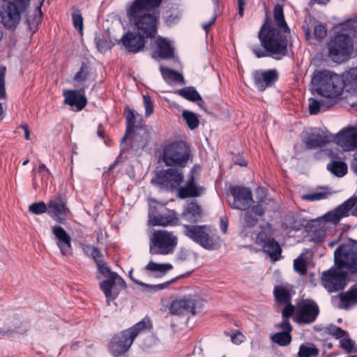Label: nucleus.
<instances>
[{
	"mask_svg": "<svg viewBox=\"0 0 357 357\" xmlns=\"http://www.w3.org/2000/svg\"><path fill=\"white\" fill-rule=\"evenodd\" d=\"M92 68L87 63L82 62L79 70L75 74L73 85L81 92H85L91 82Z\"/></svg>",
	"mask_w": 357,
	"mask_h": 357,
	"instance_id": "obj_25",
	"label": "nucleus"
},
{
	"mask_svg": "<svg viewBox=\"0 0 357 357\" xmlns=\"http://www.w3.org/2000/svg\"><path fill=\"white\" fill-rule=\"evenodd\" d=\"M294 268L296 272L302 275H305L307 273V263L302 256L298 257L294 261Z\"/></svg>",
	"mask_w": 357,
	"mask_h": 357,
	"instance_id": "obj_45",
	"label": "nucleus"
},
{
	"mask_svg": "<svg viewBox=\"0 0 357 357\" xmlns=\"http://www.w3.org/2000/svg\"><path fill=\"white\" fill-rule=\"evenodd\" d=\"M172 265L169 264H157L150 261L146 266V269L151 272H160L165 273L172 268Z\"/></svg>",
	"mask_w": 357,
	"mask_h": 357,
	"instance_id": "obj_42",
	"label": "nucleus"
},
{
	"mask_svg": "<svg viewBox=\"0 0 357 357\" xmlns=\"http://www.w3.org/2000/svg\"><path fill=\"white\" fill-rule=\"evenodd\" d=\"M97 268L98 273L105 278L111 276L113 273H116V272L111 271V269L107 266V264L105 261L100 264L98 263Z\"/></svg>",
	"mask_w": 357,
	"mask_h": 357,
	"instance_id": "obj_54",
	"label": "nucleus"
},
{
	"mask_svg": "<svg viewBox=\"0 0 357 357\" xmlns=\"http://www.w3.org/2000/svg\"><path fill=\"white\" fill-rule=\"evenodd\" d=\"M340 347L345 351L347 354L356 353L357 347L355 342L350 338H342L340 341Z\"/></svg>",
	"mask_w": 357,
	"mask_h": 357,
	"instance_id": "obj_44",
	"label": "nucleus"
},
{
	"mask_svg": "<svg viewBox=\"0 0 357 357\" xmlns=\"http://www.w3.org/2000/svg\"><path fill=\"white\" fill-rule=\"evenodd\" d=\"M331 141L335 142L346 151H353L357 149V128H345L336 135H331Z\"/></svg>",
	"mask_w": 357,
	"mask_h": 357,
	"instance_id": "obj_19",
	"label": "nucleus"
},
{
	"mask_svg": "<svg viewBox=\"0 0 357 357\" xmlns=\"http://www.w3.org/2000/svg\"><path fill=\"white\" fill-rule=\"evenodd\" d=\"M245 211V212L244 213L243 227H254L259 221L258 217L252 213V211H249L248 208Z\"/></svg>",
	"mask_w": 357,
	"mask_h": 357,
	"instance_id": "obj_43",
	"label": "nucleus"
},
{
	"mask_svg": "<svg viewBox=\"0 0 357 357\" xmlns=\"http://www.w3.org/2000/svg\"><path fill=\"white\" fill-rule=\"evenodd\" d=\"M312 82L321 96L336 98L342 94L346 82L357 89V67L349 70L344 74V79L329 70H319L314 75Z\"/></svg>",
	"mask_w": 357,
	"mask_h": 357,
	"instance_id": "obj_4",
	"label": "nucleus"
},
{
	"mask_svg": "<svg viewBox=\"0 0 357 357\" xmlns=\"http://www.w3.org/2000/svg\"><path fill=\"white\" fill-rule=\"evenodd\" d=\"M352 215L357 218V195H353L333 210L328 211L322 217L324 222L334 225L340 223L341 219Z\"/></svg>",
	"mask_w": 357,
	"mask_h": 357,
	"instance_id": "obj_14",
	"label": "nucleus"
},
{
	"mask_svg": "<svg viewBox=\"0 0 357 357\" xmlns=\"http://www.w3.org/2000/svg\"><path fill=\"white\" fill-rule=\"evenodd\" d=\"M207 225H183V234L206 250H215L220 247V238L210 234Z\"/></svg>",
	"mask_w": 357,
	"mask_h": 357,
	"instance_id": "obj_8",
	"label": "nucleus"
},
{
	"mask_svg": "<svg viewBox=\"0 0 357 357\" xmlns=\"http://www.w3.org/2000/svg\"><path fill=\"white\" fill-rule=\"evenodd\" d=\"M177 94L192 102H202V98L198 91L192 86L183 88L176 91Z\"/></svg>",
	"mask_w": 357,
	"mask_h": 357,
	"instance_id": "obj_39",
	"label": "nucleus"
},
{
	"mask_svg": "<svg viewBox=\"0 0 357 357\" xmlns=\"http://www.w3.org/2000/svg\"><path fill=\"white\" fill-rule=\"evenodd\" d=\"M117 287L121 289L126 287L125 281L117 273H113L112 275L107 277L100 283V288L104 292L108 303L110 300H114L118 296Z\"/></svg>",
	"mask_w": 357,
	"mask_h": 357,
	"instance_id": "obj_20",
	"label": "nucleus"
},
{
	"mask_svg": "<svg viewBox=\"0 0 357 357\" xmlns=\"http://www.w3.org/2000/svg\"><path fill=\"white\" fill-rule=\"evenodd\" d=\"M302 142L305 150H314L331 142V136L323 135L319 129L313 128L305 132Z\"/></svg>",
	"mask_w": 357,
	"mask_h": 357,
	"instance_id": "obj_21",
	"label": "nucleus"
},
{
	"mask_svg": "<svg viewBox=\"0 0 357 357\" xmlns=\"http://www.w3.org/2000/svg\"><path fill=\"white\" fill-rule=\"evenodd\" d=\"M326 169L334 176L341 178L347 173V165L339 160L338 158H333L326 165Z\"/></svg>",
	"mask_w": 357,
	"mask_h": 357,
	"instance_id": "obj_35",
	"label": "nucleus"
},
{
	"mask_svg": "<svg viewBox=\"0 0 357 357\" xmlns=\"http://www.w3.org/2000/svg\"><path fill=\"white\" fill-rule=\"evenodd\" d=\"M150 135L148 127L146 125H140L136 127V130L130 134L127 140L121 142V155L125 152H131L135 155H139L149 144Z\"/></svg>",
	"mask_w": 357,
	"mask_h": 357,
	"instance_id": "obj_11",
	"label": "nucleus"
},
{
	"mask_svg": "<svg viewBox=\"0 0 357 357\" xmlns=\"http://www.w3.org/2000/svg\"><path fill=\"white\" fill-rule=\"evenodd\" d=\"M183 119L185 121L188 127L190 130H194L199 126V121L197 116L192 112L184 110L182 112Z\"/></svg>",
	"mask_w": 357,
	"mask_h": 357,
	"instance_id": "obj_40",
	"label": "nucleus"
},
{
	"mask_svg": "<svg viewBox=\"0 0 357 357\" xmlns=\"http://www.w3.org/2000/svg\"><path fill=\"white\" fill-rule=\"evenodd\" d=\"M38 172L42 174L44 177L48 178L51 176L50 169L44 163H40L38 166Z\"/></svg>",
	"mask_w": 357,
	"mask_h": 357,
	"instance_id": "obj_61",
	"label": "nucleus"
},
{
	"mask_svg": "<svg viewBox=\"0 0 357 357\" xmlns=\"http://www.w3.org/2000/svg\"><path fill=\"white\" fill-rule=\"evenodd\" d=\"M6 67L1 66L0 67V100H5L7 94L5 88Z\"/></svg>",
	"mask_w": 357,
	"mask_h": 357,
	"instance_id": "obj_48",
	"label": "nucleus"
},
{
	"mask_svg": "<svg viewBox=\"0 0 357 357\" xmlns=\"http://www.w3.org/2000/svg\"><path fill=\"white\" fill-rule=\"evenodd\" d=\"M129 276H130V280L132 281H133L135 283H136L142 287H146L151 288V289H153L154 291H158V290L162 289L167 286L166 284H159L157 285H149L142 282L137 280L132 276V271H130Z\"/></svg>",
	"mask_w": 357,
	"mask_h": 357,
	"instance_id": "obj_53",
	"label": "nucleus"
},
{
	"mask_svg": "<svg viewBox=\"0 0 357 357\" xmlns=\"http://www.w3.org/2000/svg\"><path fill=\"white\" fill-rule=\"evenodd\" d=\"M144 104L146 110L145 115L149 116L153 112V105L150 96L148 95L144 96Z\"/></svg>",
	"mask_w": 357,
	"mask_h": 357,
	"instance_id": "obj_57",
	"label": "nucleus"
},
{
	"mask_svg": "<svg viewBox=\"0 0 357 357\" xmlns=\"http://www.w3.org/2000/svg\"><path fill=\"white\" fill-rule=\"evenodd\" d=\"M329 333L334 336L335 338L339 339L347 335L348 333L336 326H332L329 328Z\"/></svg>",
	"mask_w": 357,
	"mask_h": 357,
	"instance_id": "obj_56",
	"label": "nucleus"
},
{
	"mask_svg": "<svg viewBox=\"0 0 357 357\" xmlns=\"http://www.w3.org/2000/svg\"><path fill=\"white\" fill-rule=\"evenodd\" d=\"M220 227L223 234H226L228 228V220L227 218H220Z\"/></svg>",
	"mask_w": 357,
	"mask_h": 357,
	"instance_id": "obj_63",
	"label": "nucleus"
},
{
	"mask_svg": "<svg viewBox=\"0 0 357 357\" xmlns=\"http://www.w3.org/2000/svg\"><path fill=\"white\" fill-rule=\"evenodd\" d=\"M284 305L285 307L282 312V318L288 319L294 312L295 307L291 304V302Z\"/></svg>",
	"mask_w": 357,
	"mask_h": 357,
	"instance_id": "obj_58",
	"label": "nucleus"
},
{
	"mask_svg": "<svg viewBox=\"0 0 357 357\" xmlns=\"http://www.w3.org/2000/svg\"><path fill=\"white\" fill-rule=\"evenodd\" d=\"M273 342L281 347H285L290 344L291 335L287 333L278 332L271 336Z\"/></svg>",
	"mask_w": 357,
	"mask_h": 357,
	"instance_id": "obj_41",
	"label": "nucleus"
},
{
	"mask_svg": "<svg viewBox=\"0 0 357 357\" xmlns=\"http://www.w3.org/2000/svg\"><path fill=\"white\" fill-rule=\"evenodd\" d=\"M162 1V0H134L130 5L128 13L135 18H139L143 12L151 13V11L160 6Z\"/></svg>",
	"mask_w": 357,
	"mask_h": 357,
	"instance_id": "obj_26",
	"label": "nucleus"
},
{
	"mask_svg": "<svg viewBox=\"0 0 357 357\" xmlns=\"http://www.w3.org/2000/svg\"><path fill=\"white\" fill-rule=\"evenodd\" d=\"M130 6L126 9L129 20L137 27L138 33L128 31L121 38V43L128 53L136 54L141 52L146 44V38H153L158 32V15L155 13L143 12L139 18L130 15Z\"/></svg>",
	"mask_w": 357,
	"mask_h": 357,
	"instance_id": "obj_2",
	"label": "nucleus"
},
{
	"mask_svg": "<svg viewBox=\"0 0 357 357\" xmlns=\"http://www.w3.org/2000/svg\"><path fill=\"white\" fill-rule=\"evenodd\" d=\"M85 92L77 90H68L64 91V103L75 108L76 111H81L87 104Z\"/></svg>",
	"mask_w": 357,
	"mask_h": 357,
	"instance_id": "obj_29",
	"label": "nucleus"
},
{
	"mask_svg": "<svg viewBox=\"0 0 357 357\" xmlns=\"http://www.w3.org/2000/svg\"><path fill=\"white\" fill-rule=\"evenodd\" d=\"M273 295L275 302L279 305L287 304L291 302L290 290L284 286H275L273 289Z\"/></svg>",
	"mask_w": 357,
	"mask_h": 357,
	"instance_id": "obj_38",
	"label": "nucleus"
},
{
	"mask_svg": "<svg viewBox=\"0 0 357 357\" xmlns=\"http://www.w3.org/2000/svg\"><path fill=\"white\" fill-rule=\"evenodd\" d=\"M52 231L56 238V245L59 247L61 255L63 256L71 255L73 253V247L70 236L61 226L59 225L52 227Z\"/></svg>",
	"mask_w": 357,
	"mask_h": 357,
	"instance_id": "obj_24",
	"label": "nucleus"
},
{
	"mask_svg": "<svg viewBox=\"0 0 357 357\" xmlns=\"http://www.w3.org/2000/svg\"><path fill=\"white\" fill-rule=\"evenodd\" d=\"M327 33L326 28L323 24H317L314 27V37L318 40H321L325 38Z\"/></svg>",
	"mask_w": 357,
	"mask_h": 357,
	"instance_id": "obj_55",
	"label": "nucleus"
},
{
	"mask_svg": "<svg viewBox=\"0 0 357 357\" xmlns=\"http://www.w3.org/2000/svg\"><path fill=\"white\" fill-rule=\"evenodd\" d=\"M181 216L186 222L195 224L202 220V210L196 201H191L187 204Z\"/></svg>",
	"mask_w": 357,
	"mask_h": 357,
	"instance_id": "obj_30",
	"label": "nucleus"
},
{
	"mask_svg": "<svg viewBox=\"0 0 357 357\" xmlns=\"http://www.w3.org/2000/svg\"><path fill=\"white\" fill-rule=\"evenodd\" d=\"M31 3V0H0V24L6 30L14 31L24 20L28 29L36 33L43 20V1L33 10Z\"/></svg>",
	"mask_w": 357,
	"mask_h": 357,
	"instance_id": "obj_1",
	"label": "nucleus"
},
{
	"mask_svg": "<svg viewBox=\"0 0 357 357\" xmlns=\"http://www.w3.org/2000/svg\"><path fill=\"white\" fill-rule=\"evenodd\" d=\"M215 20H216V16L213 15L212 17V18L208 22H204L202 24V28L205 31L206 33H208L211 26L215 23Z\"/></svg>",
	"mask_w": 357,
	"mask_h": 357,
	"instance_id": "obj_62",
	"label": "nucleus"
},
{
	"mask_svg": "<svg viewBox=\"0 0 357 357\" xmlns=\"http://www.w3.org/2000/svg\"><path fill=\"white\" fill-rule=\"evenodd\" d=\"M190 155V149L187 143L178 140L164 146L162 158L167 166L183 168L187 165Z\"/></svg>",
	"mask_w": 357,
	"mask_h": 357,
	"instance_id": "obj_7",
	"label": "nucleus"
},
{
	"mask_svg": "<svg viewBox=\"0 0 357 357\" xmlns=\"http://www.w3.org/2000/svg\"><path fill=\"white\" fill-rule=\"evenodd\" d=\"M177 238L172 232L157 230L150 236L149 252L153 255H167L174 252Z\"/></svg>",
	"mask_w": 357,
	"mask_h": 357,
	"instance_id": "obj_10",
	"label": "nucleus"
},
{
	"mask_svg": "<svg viewBox=\"0 0 357 357\" xmlns=\"http://www.w3.org/2000/svg\"><path fill=\"white\" fill-rule=\"evenodd\" d=\"M328 193L326 192H316L312 193H308L301 195L303 200L315 202L321 199H325L328 197Z\"/></svg>",
	"mask_w": 357,
	"mask_h": 357,
	"instance_id": "obj_47",
	"label": "nucleus"
},
{
	"mask_svg": "<svg viewBox=\"0 0 357 357\" xmlns=\"http://www.w3.org/2000/svg\"><path fill=\"white\" fill-rule=\"evenodd\" d=\"M318 353L317 349L314 345H305L301 344L299 351V357H311L313 355H316Z\"/></svg>",
	"mask_w": 357,
	"mask_h": 357,
	"instance_id": "obj_46",
	"label": "nucleus"
},
{
	"mask_svg": "<svg viewBox=\"0 0 357 357\" xmlns=\"http://www.w3.org/2000/svg\"><path fill=\"white\" fill-rule=\"evenodd\" d=\"M273 26L276 29H282L287 33H290V29L288 26L284 15L283 8L280 4H276L273 8Z\"/></svg>",
	"mask_w": 357,
	"mask_h": 357,
	"instance_id": "obj_37",
	"label": "nucleus"
},
{
	"mask_svg": "<svg viewBox=\"0 0 357 357\" xmlns=\"http://www.w3.org/2000/svg\"><path fill=\"white\" fill-rule=\"evenodd\" d=\"M230 193L233 197V202L230 204L232 208L245 211L250 206L252 192L249 188L234 185L230 188Z\"/></svg>",
	"mask_w": 357,
	"mask_h": 357,
	"instance_id": "obj_17",
	"label": "nucleus"
},
{
	"mask_svg": "<svg viewBox=\"0 0 357 357\" xmlns=\"http://www.w3.org/2000/svg\"><path fill=\"white\" fill-rule=\"evenodd\" d=\"M176 190L177 197L184 199L189 197H199L203 188L196 184L194 173L191 172L185 185L178 187Z\"/></svg>",
	"mask_w": 357,
	"mask_h": 357,
	"instance_id": "obj_27",
	"label": "nucleus"
},
{
	"mask_svg": "<svg viewBox=\"0 0 357 357\" xmlns=\"http://www.w3.org/2000/svg\"><path fill=\"white\" fill-rule=\"evenodd\" d=\"M275 202L273 199L264 197L257 204L252 205L248 210L257 217H262L266 211H273Z\"/></svg>",
	"mask_w": 357,
	"mask_h": 357,
	"instance_id": "obj_33",
	"label": "nucleus"
},
{
	"mask_svg": "<svg viewBox=\"0 0 357 357\" xmlns=\"http://www.w3.org/2000/svg\"><path fill=\"white\" fill-rule=\"evenodd\" d=\"M126 129L123 137L121 138V143L127 140L130 134L133 132V130H136L137 126H140V125H136V123L141 121L142 119L141 115L135 113V112L131 109L128 106L126 108Z\"/></svg>",
	"mask_w": 357,
	"mask_h": 357,
	"instance_id": "obj_31",
	"label": "nucleus"
},
{
	"mask_svg": "<svg viewBox=\"0 0 357 357\" xmlns=\"http://www.w3.org/2000/svg\"><path fill=\"white\" fill-rule=\"evenodd\" d=\"M290 33L282 29H276L273 26L272 20L266 16L263 24L258 32V38L264 50L256 47L252 49V52L257 58L268 56L287 54L288 37Z\"/></svg>",
	"mask_w": 357,
	"mask_h": 357,
	"instance_id": "obj_3",
	"label": "nucleus"
},
{
	"mask_svg": "<svg viewBox=\"0 0 357 357\" xmlns=\"http://www.w3.org/2000/svg\"><path fill=\"white\" fill-rule=\"evenodd\" d=\"M349 281H353V277L344 270H339L337 267H331L322 273L321 282L329 293L343 290Z\"/></svg>",
	"mask_w": 357,
	"mask_h": 357,
	"instance_id": "obj_12",
	"label": "nucleus"
},
{
	"mask_svg": "<svg viewBox=\"0 0 357 357\" xmlns=\"http://www.w3.org/2000/svg\"><path fill=\"white\" fill-rule=\"evenodd\" d=\"M278 73L275 69L255 70L252 73L254 84L260 91L271 87L278 79Z\"/></svg>",
	"mask_w": 357,
	"mask_h": 357,
	"instance_id": "obj_22",
	"label": "nucleus"
},
{
	"mask_svg": "<svg viewBox=\"0 0 357 357\" xmlns=\"http://www.w3.org/2000/svg\"><path fill=\"white\" fill-rule=\"evenodd\" d=\"M328 56L333 61L341 63L347 61L353 52L352 38L347 33H337L327 43Z\"/></svg>",
	"mask_w": 357,
	"mask_h": 357,
	"instance_id": "obj_9",
	"label": "nucleus"
},
{
	"mask_svg": "<svg viewBox=\"0 0 357 357\" xmlns=\"http://www.w3.org/2000/svg\"><path fill=\"white\" fill-rule=\"evenodd\" d=\"M183 181L182 171L172 167L158 172L151 179V183L165 190L173 192L180 186Z\"/></svg>",
	"mask_w": 357,
	"mask_h": 357,
	"instance_id": "obj_13",
	"label": "nucleus"
},
{
	"mask_svg": "<svg viewBox=\"0 0 357 357\" xmlns=\"http://www.w3.org/2000/svg\"><path fill=\"white\" fill-rule=\"evenodd\" d=\"M280 327L283 330V333H287L289 334H291V332L292 331V326L288 319H282V321L280 324Z\"/></svg>",
	"mask_w": 357,
	"mask_h": 357,
	"instance_id": "obj_59",
	"label": "nucleus"
},
{
	"mask_svg": "<svg viewBox=\"0 0 357 357\" xmlns=\"http://www.w3.org/2000/svg\"><path fill=\"white\" fill-rule=\"evenodd\" d=\"M261 230L257 234L256 243L262 247L271 259L278 260L281 257L282 249L278 241L272 236L271 225L268 223L261 227Z\"/></svg>",
	"mask_w": 357,
	"mask_h": 357,
	"instance_id": "obj_15",
	"label": "nucleus"
},
{
	"mask_svg": "<svg viewBox=\"0 0 357 357\" xmlns=\"http://www.w3.org/2000/svg\"><path fill=\"white\" fill-rule=\"evenodd\" d=\"M73 24L80 33L83 31V17L80 13L72 14Z\"/></svg>",
	"mask_w": 357,
	"mask_h": 357,
	"instance_id": "obj_52",
	"label": "nucleus"
},
{
	"mask_svg": "<svg viewBox=\"0 0 357 357\" xmlns=\"http://www.w3.org/2000/svg\"><path fill=\"white\" fill-rule=\"evenodd\" d=\"M309 112L311 115L317 114L321 107L323 105V102L319 101L313 98H309Z\"/></svg>",
	"mask_w": 357,
	"mask_h": 357,
	"instance_id": "obj_50",
	"label": "nucleus"
},
{
	"mask_svg": "<svg viewBox=\"0 0 357 357\" xmlns=\"http://www.w3.org/2000/svg\"><path fill=\"white\" fill-rule=\"evenodd\" d=\"M340 305L342 309H348L352 304H357V285L354 284L344 293L339 294Z\"/></svg>",
	"mask_w": 357,
	"mask_h": 357,
	"instance_id": "obj_34",
	"label": "nucleus"
},
{
	"mask_svg": "<svg viewBox=\"0 0 357 357\" xmlns=\"http://www.w3.org/2000/svg\"><path fill=\"white\" fill-rule=\"evenodd\" d=\"M86 248L91 250V257L96 263V265H98V263L100 264L102 261H104L102 259V254L98 248L88 245L85 246V248H84V250H85Z\"/></svg>",
	"mask_w": 357,
	"mask_h": 357,
	"instance_id": "obj_51",
	"label": "nucleus"
},
{
	"mask_svg": "<svg viewBox=\"0 0 357 357\" xmlns=\"http://www.w3.org/2000/svg\"><path fill=\"white\" fill-rule=\"evenodd\" d=\"M238 3V15L242 17L244 15V7L246 3V0H237Z\"/></svg>",
	"mask_w": 357,
	"mask_h": 357,
	"instance_id": "obj_64",
	"label": "nucleus"
},
{
	"mask_svg": "<svg viewBox=\"0 0 357 357\" xmlns=\"http://www.w3.org/2000/svg\"><path fill=\"white\" fill-rule=\"evenodd\" d=\"M155 50L152 53L153 59L156 60H168L174 57V49L166 38H158L155 41Z\"/></svg>",
	"mask_w": 357,
	"mask_h": 357,
	"instance_id": "obj_28",
	"label": "nucleus"
},
{
	"mask_svg": "<svg viewBox=\"0 0 357 357\" xmlns=\"http://www.w3.org/2000/svg\"><path fill=\"white\" fill-rule=\"evenodd\" d=\"M245 336L242 333L238 331L237 333L233 334L231 336V342L235 344H239L242 343L244 340Z\"/></svg>",
	"mask_w": 357,
	"mask_h": 357,
	"instance_id": "obj_60",
	"label": "nucleus"
},
{
	"mask_svg": "<svg viewBox=\"0 0 357 357\" xmlns=\"http://www.w3.org/2000/svg\"><path fill=\"white\" fill-rule=\"evenodd\" d=\"M50 212H52L58 217L66 216L70 213L66 206V199L61 195H58L54 199H52L48 203Z\"/></svg>",
	"mask_w": 357,
	"mask_h": 357,
	"instance_id": "obj_32",
	"label": "nucleus"
},
{
	"mask_svg": "<svg viewBox=\"0 0 357 357\" xmlns=\"http://www.w3.org/2000/svg\"><path fill=\"white\" fill-rule=\"evenodd\" d=\"M168 309L172 315H183L189 312L192 315L196 314L195 302L191 296L172 301Z\"/></svg>",
	"mask_w": 357,
	"mask_h": 357,
	"instance_id": "obj_23",
	"label": "nucleus"
},
{
	"mask_svg": "<svg viewBox=\"0 0 357 357\" xmlns=\"http://www.w3.org/2000/svg\"><path fill=\"white\" fill-rule=\"evenodd\" d=\"M319 314V307L312 300L301 302L298 305L294 318L299 324H310L315 321Z\"/></svg>",
	"mask_w": 357,
	"mask_h": 357,
	"instance_id": "obj_16",
	"label": "nucleus"
},
{
	"mask_svg": "<svg viewBox=\"0 0 357 357\" xmlns=\"http://www.w3.org/2000/svg\"><path fill=\"white\" fill-rule=\"evenodd\" d=\"M164 211L159 214H156V208L155 206H150L149 212V222L153 226H168L176 225L179 222V219L176 216L174 211L169 210L162 206Z\"/></svg>",
	"mask_w": 357,
	"mask_h": 357,
	"instance_id": "obj_18",
	"label": "nucleus"
},
{
	"mask_svg": "<svg viewBox=\"0 0 357 357\" xmlns=\"http://www.w3.org/2000/svg\"><path fill=\"white\" fill-rule=\"evenodd\" d=\"M334 264L337 269L349 272L357 281V240L349 238L334 251Z\"/></svg>",
	"mask_w": 357,
	"mask_h": 357,
	"instance_id": "obj_6",
	"label": "nucleus"
},
{
	"mask_svg": "<svg viewBox=\"0 0 357 357\" xmlns=\"http://www.w3.org/2000/svg\"><path fill=\"white\" fill-rule=\"evenodd\" d=\"M151 319L146 317L132 327L114 335L110 340L109 350L114 357H119L126 353L136 337L152 328Z\"/></svg>",
	"mask_w": 357,
	"mask_h": 357,
	"instance_id": "obj_5",
	"label": "nucleus"
},
{
	"mask_svg": "<svg viewBox=\"0 0 357 357\" xmlns=\"http://www.w3.org/2000/svg\"><path fill=\"white\" fill-rule=\"evenodd\" d=\"M160 71L164 80L168 84H171L172 83H184L183 76L176 70L160 66Z\"/></svg>",
	"mask_w": 357,
	"mask_h": 357,
	"instance_id": "obj_36",
	"label": "nucleus"
},
{
	"mask_svg": "<svg viewBox=\"0 0 357 357\" xmlns=\"http://www.w3.org/2000/svg\"><path fill=\"white\" fill-rule=\"evenodd\" d=\"M47 210V207L44 202H34L29 206V212L36 215L44 213Z\"/></svg>",
	"mask_w": 357,
	"mask_h": 357,
	"instance_id": "obj_49",
	"label": "nucleus"
}]
</instances>
